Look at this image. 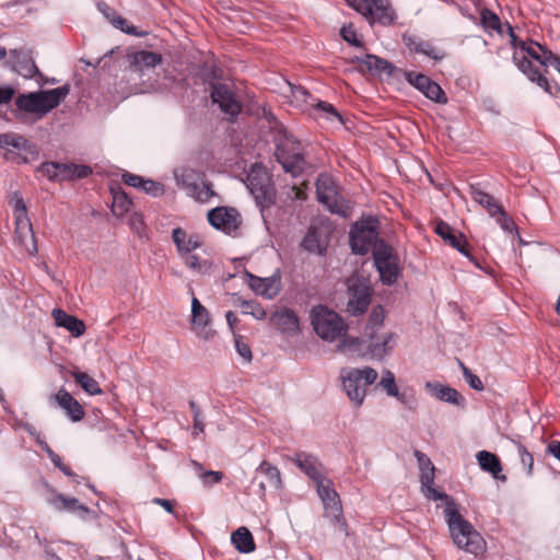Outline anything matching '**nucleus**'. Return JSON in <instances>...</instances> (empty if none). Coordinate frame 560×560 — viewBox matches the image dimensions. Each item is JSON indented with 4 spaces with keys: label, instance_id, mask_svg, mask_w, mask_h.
<instances>
[{
    "label": "nucleus",
    "instance_id": "obj_48",
    "mask_svg": "<svg viewBox=\"0 0 560 560\" xmlns=\"http://www.w3.org/2000/svg\"><path fill=\"white\" fill-rule=\"evenodd\" d=\"M481 23L485 30L501 33V22L499 16L488 9H483L481 11Z\"/></svg>",
    "mask_w": 560,
    "mask_h": 560
},
{
    "label": "nucleus",
    "instance_id": "obj_24",
    "mask_svg": "<svg viewBox=\"0 0 560 560\" xmlns=\"http://www.w3.org/2000/svg\"><path fill=\"white\" fill-rule=\"evenodd\" d=\"M162 56L154 51L141 50L132 56L131 71L139 77L145 75L152 71L156 66L161 65Z\"/></svg>",
    "mask_w": 560,
    "mask_h": 560
},
{
    "label": "nucleus",
    "instance_id": "obj_10",
    "mask_svg": "<svg viewBox=\"0 0 560 560\" xmlns=\"http://www.w3.org/2000/svg\"><path fill=\"white\" fill-rule=\"evenodd\" d=\"M350 7L361 13L370 23L378 22L389 25L395 19V12L388 0H346Z\"/></svg>",
    "mask_w": 560,
    "mask_h": 560
},
{
    "label": "nucleus",
    "instance_id": "obj_29",
    "mask_svg": "<svg viewBox=\"0 0 560 560\" xmlns=\"http://www.w3.org/2000/svg\"><path fill=\"white\" fill-rule=\"evenodd\" d=\"M518 48H520V51H518L520 55L526 54L527 56L535 59L542 66H549L553 56L556 55L551 50H549L546 46H542V45H540L538 43H534V42H530V43L521 42L518 44Z\"/></svg>",
    "mask_w": 560,
    "mask_h": 560
},
{
    "label": "nucleus",
    "instance_id": "obj_23",
    "mask_svg": "<svg viewBox=\"0 0 560 560\" xmlns=\"http://www.w3.org/2000/svg\"><path fill=\"white\" fill-rule=\"evenodd\" d=\"M48 504L51 505L58 512H72L79 514L82 518H85L93 511L84 504H81L78 499L66 497L61 493H56L47 500Z\"/></svg>",
    "mask_w": 560,
    "mask_h": 560
},
{
    "label": "nucleus",
    "instance_id": "obj_7",
    "mask_svg": "<svg viewBox=\"0 0 560 560\" xmlns=\"http://www.w3.org/2000/svg\"><path fill=\"white\" fill-rule=\"evenodd\" d=\"M174 177L177 185L186 190L187 195L199 202H208L214 196L209 183H206L202 175L189 167L175 170Z\"/></svg>",
    "mask_w": 560,
    "mask_h": 560
},
{
    "label": "nucleus",
    "instance_id": "obj_58",
    "mask_svg": "<svg viewBox=\"0 0 560 560\" xmlns=\"http://www.w3.org/2000/svg\"><path fill=\"white\" fill-rule=\"evenodd\" d=\"M315 485H316L317 494L320 498V500H323L331 491L335 490L331 487V485H332L331 481L326 479L325 477L319 479L318 481H316Z\"/></svg>",
    "mask_w": 560,
    "mask_h": 560
},
{
    "label": "nucleus",
    "instance_id": "obj_32",
    "mask_svg": "<svg viewBox=\"0 0 560 560\" xmlns=\"http://www.w3.org/2000/svg\"><path fill=\"white\" fill-rule=\"evenodd\" d=\"M477 460L480 468L492 475L493 478L501 481H505L506 477L500 475L502 471V465L499 457L488 451H480L477 453Z\"/></svg>",
    "mask_w": 560,
    "mask_h": 560
},
{
    "label": "nucleus",
    "instance_id": "obj_17",
    "mask_svg": "<svg viewBox=\"0 0 560 560\" xmlns=\"http://www.w3.org/2000/svg\"><path fill=\"white\" fill-rule=\"evenodd\" d=\"M371 302L370 288L359 281H349V301L347 310L358 316L364 313Z\"/></svg>",
    "mask_w": 560,
    "mask_h": 560
},
{
    "label": "nucleus",
    "instance_id": "obj_53",
    "mask_svg": "<svg viewBox=\"0 0 560 560\" xmlns=\"http://www.w3.org/2000/svg\"><path fill=\"white\" fill-rule=\"evenodd\" d=\"M68 168L70 175L69 180L74 178H85L92 173L91 167L86 165L68 164Z\"/></svg>",
    "mask_w": 560,
    "mask_h": 560
},
{
    "label": "nucleus",
    "instance_id": "obj_37",
    "mask_svg": "<svg viewBox=\"0 0 560 560\" xmlns=\"http://www.w3.org/2000/svg\"><path fill=\"white\" fill-rule=\"evenodd\" d=\"M470 195L474 201L487 209L490 217H497L501 211L502 206L488 192L482 191L477 186H470Z\"/></svg>",
    "mask_w": 560,
    "mask_h": 560
},
{
    "label": "nucleus",
    "instance_id": "obj_38",
    "mask_svg": "<svg viewBox=\"0 0 560 560\" xmlns=\"http://www.w3.org/2000/svg\"><path fill=\"white\" fill-rule=\"evenodd\" d=\"M234 547L242 553H249L255 550V542L252 533L246 527L237 528L231 536Z\"/></svg>",
    "mask_w": 560,
    "mask_h": 560
},
{
    "label": "nucleus",
    "instance_id": "obj_64",
    "mask_svg": "<svg viewBox=\"0 0 560 560\" xmlns=\"http://www.w3.org/2000/svg\"><path fill=\"white\" fill-rule=\"evenodd\" d=\"M434 468L423 469L420 475L421 488L433 486L434 483Z\"/></svg>",
    "mask_w": 560,
    "mask_h": 560
},
{
    "label": "nucleus",
    "instance_id": "obj_52",
    "mask_svg": "<svg viewBox=\"0 0 560 560\" xmlns=\"http://www.w3.org/2000/svg\"><path fill=\"white\" fill-rule=\"evenodd\" d=\"M140 189L152 197H159L164 194V186L161 183L152 179L144 178L143 185H141Z\"/></svg>",
    "mask_w": 560,
    "mask_h": 560
},
{
    "label": "nucleus",
    "instance_id": "obj_56",
    "mask_svg": "<svg viewBox=\"0 0 560 560\" xmlns=\"http://www.w3.org/2000/svg\"><path fill=\"white\" fill-rule=\"evenodd\" d=\"M395 70V67L387 60L377 57V61H375L373 74H386L392 75Z\"/></svg>",
    "mask_w": 560,
    "mask_h": 560
},
{
    "label": "nucleus",
    "instance_id": "obj_51",
    "mask_svg": "<svg viewBox=\"0 0 560 560\" xmlns=\"http://www.w3.org/2000/svg\"><path fill=\"white\" fill-rule=\"evenodd\" d=\"M459 366L462 368L464 378L469 384V386L475 390H482L483 383L479 376L474 374L471 370H469L464 363L459 362Z\"/></svg>",
    "mask_w": 560,
    "mask_h": 560
},
{
    "label": "nucleus",
    "instance_id": "obj_43",
    "mask_svg": "<svg viewBox=\"0 0 560 560\" xmlns=\"http://www.w3.org/2000/svg\"><path fill=\"white\" fill-rule=\"evenodd\" d=\"M302 247L313 254L322 255L326 250V246L322 243L319 234L310 230L302 241Z\"/></svg>",
    "mask_w": 560,
    "mask_h": 560
},
{
    "label": "nucleus",
    "instance_id": "obj_45",
    "mask_svg": "<svg viewBox=\"0 0 560 560\" xmlns=\"http://www.w3.org/2000/svg\"><path fill=\"white\" fill-rule=\"evenodd\" d=\"M511 443L515 446L518 454L521 464L526 469L527 476H532L534 468V457L525 445L516 439H510Z\"/></svg>",
    "mask_w": 560,
    "mask_h": 560
},
{
    "label": "nucleus",
    "instance_id": "obj_39",
    "mask_svg": "<svg viewBox=\"0 0 560 560\" xmlns=\"http://www.w3.org/2000/svg\"><path fill=\"white\" fill-rule=\"evenodd\" d=\"M74 381L82 387L84 392L90 395L102 394V388L98 383L85 372L74 371L71 373Z\"/></svg>",
    "mask_w": 560,
    "mask_h": 560
},
{
    "label": "nucleus",
    "instance_id": "obj_4",
    "mask_svg": "<svg viewBox=\"0 0 560 560\" xmlns=\"http://www.w3.org/2000/svg\"><path fill=\"white\" fill-rule=\"evenodd\" d=\"M311 322L316 334L326 341H335L348 330V325L339 314L322 305L312 310Z\"/></svg>",
    "mask_w": 560,
    "mask_h": 560
},
{
    "label": "nucleus",
    "instance_id": "obj_27",
    "mask_svg": "<svg viewBox=\"0 0 560 560\" xmlns=\"http://www.w3.org/2000/svg\"><path fill=\"white\" fill-rule=\"evenodd\" d=\"M56 401L65 410L66 415L73 421L78 422L84 418V409L80 402L66 389H60L56 396Z\"/></svg>",
    "mask_w": 560,
    "mask_h": 560
},
{
    "label": "nucleus",
    "instance_id": "obj_42",
    "mask_svg": "<svg viewBox=\"0 0 560 560\" xmlns=\"http://www.w3.org/2000/svg\"><path fill=\"white\" fill-rule=\"evenodd\" d=\"M113 192V213L117 217L124 215L128 212L132 206L131 200L128 198L127 194L122 190H112Z\"/></svg>",
    "mask_w": 560,
    "mask_h": 560
},
{
    "label": "nucleus",
    "instance_id": "obj_44",
    "mask_svg": "<svg viewBox=\"0 0 560 560\" xmlns=\"http://www.w3.org/2000/svg\"><path fill=\"white\" fill-rule=\"evenodd\" d=\"M394 335L387 334L382 337L381 341L371 342L369 345L370 353L373 358L383 359L393 348L390 345L393 341Z\"/></svg>",
    "mask_w": 560,
    "mask_h": 560
},
{
    "label": "nucleus",
    "instance_id": "obj_33",
    "mask_svg": "<svg viewBox=\"0 0 560 560\" xmlns=\"http://www.w3.org/2000/svg\"><path fill=\"white\" fill-rule=\"evenodd\" d=\"M402 40L406 47L411 51L423 54L434 60L443 58V55H441L440 51L436 50L429 42H424L416 35L405 34Z\"/></svg>",
    "mask_w": 560,
    "mask_h": 560
},
{
    "label": "nucleus",
    "instance_id": "obj_19",
    "mask_svg": "<svg viewBox=\"0 0 560 560\" xmlns=\"http://www.w3.org/2000/svg\"><path fill=\"white\" fill-rule=\"evenodd\" d=\"M435 232L452 247L456 248L459 253L466 256L474 264L478 265L471 254L467 249V241L463 234H456L450 224L440 221L435 226Z\"/></svg>",
    "mask_w": 560,
    "mask_h": 560
},
{
    "label": "nucleus",
    "instance_id": "obj_5",
    "mask_svg": "<svg viewBox=\"0 0 560 560\" xmlns=\"http://www.w3.org/2000/svg\"><path fill=\"white\" fill-rule=\"evenodd\" d=\"M378 222L370 217L368 219L355 222L350 230V245L355 254H366L378 245Z\"/></svg>",
    "mask_w": 560,
    "mask_h": 560
},
{
    "label": "nucleus",
    "instance_id": "obj_14",
    "mask_svg": "<svg viewBox=\"0 0 560 560\" xmlns=\"http://www.w3.org/2000/svg\"><path fill=\"white\" fill-rule=\"evenodd\" d=\"M211 100L218 104L220 109L231 118H236L242 110V104L234 90L224 83H213L211 85Z\"/></svg>",
    "mask_w": 560,
    "mask_h": 560
},
{
    "label": "nucleus",
    "instance_id": "obj_41",
    "mask_svg": "<svg viewBox=\"0 0 560 560\" xmlns=\"http://www.w3.org/2000/svg\"><path fill=\"white\" fill-rule=\"evenodd\" d=\"M339 352L360 357L363 354V341L357 337H346L337 346Z\"/></svg>",
    "mask_w": 560,
    "mask_h": 560
},
{
    "label": "nucleus",
    "instance_id": "obj_18",
    "mask_svg": "<svg viewBox=\"0 0 560 560\" xmlns=\"http://www.w3.org/2000/svg\"><path fill=\"white\" fill-rule=\"evenodd\" d=\"M513 61L517 68L532 81L535 82L548 94H555L548 79L542 75L537 68H535L532 61L525 56L520 55L518 51L514 52Z\"/></svg>",
    "mask_w": 560,
    "mask_h": 560
},
{
    "label": "nucleus",
    "instance_id": "obj_61",
    "mask_svg": "<svg viewBox=\"0 0 560 560\" xmlns=\"http://www.w3.org/2000/svg\"><path fill=\"white\" fill-rule=\"evenodd\" d=\"M130 228L139 235L142 234L144 230L143 217L140 213H133L129 218Z\"/></svg>",
    "mask_w": 560,
    "mask_h": 560
},
{
    "label": "nucleus",
    "instance_id": "obj_1",
    "mask_svg": "<svg viewBox=\"0 0 560 560\" xmlns=\"http://www.w3.org/2000/svg\"><path fill=\"white\" fill-rule=\"evenodd\" d=\"M428 499L445 502L444 518L453 542L462 550L475 556L482 555L486 550V541L474 526L465 520L458 511V508L446 493L439 492L433 486L422 489Z\"/></svg>",
    "mask_w": 560,
    "mask_h": 560
},
{
    "label": "nucleus",
    "instance_id": "obj_15",
    "mask_svg": "<svg viewBox=\"0 0 560 560\" xmlns=\"http://www.w3.org/2000/svg\"><path fill=\"white\" fill-rule=\"evenodd\" d=\"M406 80L429 100L438 104H445L447 102L442 88L427 75L410 71L406 73Z\"/></svg>",
    "mask_w": 560,
    "mask_h": 560
},
{
    "label": "nucleus",
    "instance_id": "obj_34",
    "mask_svg": "<svg viewBox=\"0 0 560 560\" xmlns=\"http://www.w3.org/2000/svg\"><path fill=\"white\" fill-rule=\"evenodd\" d=\"M293 462L298 467L303 470L314 482L324 478L320 471V464L317 458L313 455L305 453L296 454Z\"/></svg>",
    "mask_w": 560,
    "mask_h": 560
},
{
    "label": "nucleus",
    "instance_id": "obj_11",
    "mask_svg": "<svg viewBox=\"0 0 560 560\" xmlns=\"http://www.w3.org/2000/svg\"><path fill=\"white\" fill-rule=\"evenodd\" d=\"M373 258L382 282L388 285L394 283L399 275L398 257L394 249L385 242H381L374 247Z\"/></svg>",
    "mask_w": 560,
    "mask_h": 560
},
{
    "label": "nucleus",
    "instance_id": "obj_26",
    "mask_svg": "<svg viewBox=\"0 0 560 560\" xmlns=\"http://www.w3.org/2000/svg\"><path fill=\"white\" fill-rule=\"evenodd\" d=\"M255 474L256 476L254 480L258 478V475H264L266 478V482L260 481L258 483L259 494L261 497L265 495L267 487L273 489H279L281 487L280 471L276 466H272L270 463L266 460L261 462L260 465L256 468Z\"/></svg>",
    "mask_w": 560,
    "mask_h": 560
},
{
    "label": "nucleus",
    "instance_id": "obj_6",
    "mask_svg": "<svg viewBox=\"0 0 560 560\" xmlns=\"http://www.w3.org/2000/svg\"><path fill=\"white\" fill-rule=\"evenodd\" d=\"M11 205L15 215V233L19 244L31 255L37 253V244L33 232L32 223L26 213V205L23 198L14 192Z\"/></svg>",
    "mask_w": 560,
    "mask_h": 560
},
{
    "label": "nucleus",
    "instance_id": "obj_63",
    "mask_svg": "<svg viewBox=\"0 0 560 560\" xmlns=\"http://www.w3.org/2000/svg\"><path fill=\"white\" fill-rule=\"evenodd\" d=\"M143 180L144 178L139 176V175H136V174H131V173H125L122 174V182L128 185V186H131V187H135V188H141V185H143Z\"/></svg>",
    "mask_w": 560,
    "mask_h": 560
},
{
    "label": "nucleus",
    "instance_id": "obj_59",
    "mask_svg": "<svg viewBox=\"0 0 560 560\" xmlns=\"http://www.w3.org/2000/svg\"><path fill=\"white\" fill-rule=\"evenodd\" d=\"M200 478L206 486H211L213 483L220 482L223 478V475L220 471L207 470L200 472Z\"/></svg>",
    "mask_w": 560,
    "mask_h": 560
},
{
    "label": "nucleus",
    "instance_id": "obj_35",
    "mask_svg": "<svg viewBox=\"0 0 560 560\" xmlns=\"http://www.w3.org/2000/svg\"><path fill=\"white\" fill-rule=\"evenodd\" d=\"M36 172L47 177L51 182L69 180V168L67 163L44 162Z\"/></svg>",
    "mask_w": 560,
    "mask_h": 560
},
{
    "label": "nucleus",
    "instance_id": "obj_9",
    "mask_svg": "<svg viewBox=\"0 0 560 560\" xmlns=\"http://www.w3.org/2000/svg\"><path fill=\"white\" fill-rule=\"evenodd\" d=\"M276 158L284 172L293 176L301 174L306 165L301 143L293 137H284L277 144Z\"/></svg>",
    "mask_w": 560,
    "mask_h": 560
},
{
    "label": "nucleus",
    "instance_id": "obj_3",
    "mask_svg": "<svg viewBox=\"0 0 560 560\" xmlns=\"http://www.w3.org/2000/svg\"><path fill=\"white\" fill-rule=\"evenodd\" d=\"M375 369L365 366L363 369L345 368L340 372L343 389L349 399L357 406H361L366 395V387L377 380Z\"/></svg>",
    "mask_w": 560,
    "mask_h": 560
},
{
    "label": "nucleus",
    "instance_id": "obj_57",
    "mask_svg": "<svg viewBox=\"0 0 560 560\" xmlns=\"http://www.w3.org/2000/svg\"><path fill=\"white\" fill-rule=\"evenodd\" d=\"M497 222L498 224L501 226V229H503L504 231H509V232H512V231H516L517 232V229L514 224V222L512 221V219L505 213V211L503 210V208H501V211L497 213Z\"/></svg>",
    "mask_w": 560,
    "mask_h": 560
},
{
    "label": "nucleus",
    "instance_id": "obj_8",
    "mask_svg": "<svg viewBox=\"0 0 560 560\" xmlns=\"http://www.w3.org/2000/svg\"><path fill=\"white\" fill-rule=\"evenodd\" d=\"M245 184L256 202L268 206L272 202L275 189L267 170L260 164H253L247 173Z\"/></svg>",
    "mask_w": 560,
    "mask_h": 560
},
{
    "label": "nucleus",
    "instance_id": "obj_16",
    "mask_svg": "<svg viewBox=\"0 0 560 560\" xmlns=\"http://www.w3.org/2000/svg\"><path fill=\"white\" fill-rule=\"evenodd\" d=\"M13 60V70L25 79H33L37 77L39 80L44 79V75L38 70L32 49L20 48L11 50Z\"/></svg>",
    "mask_w": 560,
    "mask_h": 560
},
{
    "label": "nucleus",
    "instance_id": "obj_20",
    "mask_svg": "<svg viewBox=\"0 0 560 560\" xmlns=\"http://www.w3.org/2000/svg\"><path fill=\"white\" fill-rule=\"evenodd\" d=\"M248 284L250 289L258 295L266 299H273L281 290V282L279 276H271L267 278H260L249 275Z\"/></svg>",
    "mask_w": 560,
    "mask_h": 560
},
{
    "label": "nucleus",
    "instance_id": "obj_40",
    "mask_svg": "<svg viewBox=\"0 0 560 560\" xmlns=\"http://www.w3.org/2000/svg\"><path fill=\"white\" fill-rule=\"evenodd\" d=\"M0 148H13L16 150L31 151V143L26 138L22 136L14 133H2L0 135Z\"/></svg>",
    "mask_w": 560,
    "mask_h": 560
},
{
    "label": "nucleus",
    "instance_id": "obj_62",
    "mask_svg": "<svg viewBox=\"0 0 560 560\" xmlns=\"http://www.w3.org/2000/svg\"><path fill=\"white\" fill-rule=\"evenodd\" d=\"M235 348L237 353L247 362L252 360V351L247 343L243 342L240 338H235Z\"/></svg>",
    "mask_w": 560,
    "mask_h": 560
},
{
    "label": "nucleus",
    "instance_id": "obj_22",
    "mask_svg": "<svg viewBox=\"0 0 560 560\" xmlns=\"http://www.w3.org/2000/svg\"><path fill=\"white\" fill-rule=\"evenodd\" d=\"M325 516L342 533L347 534V524L342 514V506L336 490L331 491L323 500Z\"/></svg>",
    "mask_w": 560,
    "mask_h": 560
},
{
    "label": "nucleus",
    "instance_id": "obj_30",
    "mask_svg": "<svg viewBox=\"0 0 560 560\" xmlns=\"http://www.w3.org/2000/svg\"><path fill=\"white\" fill-rule=\"evenodd\" d=\"M52 316L56 325L66 328L73 337H80L84 334L85 325L81 319L59 308L52 311Z\"/></svg>",
    "mask_w": 560,
    "mask_h": 560
},
{
    "label": "nucleus",
    "instance_id": "obj_21",
    "mask_svg": "<svg viewBox=\"0 0 560 560\" xmlns=\"http://www.w3.org/2000/svg\"><path fill=\"white\" fill-rule=\"evenodd\" d=\"M325 516L342 533L347 534V524L342 514V506L336 490L331 491L323 500Z\"/></svg>",
    "mask_w": 560,
    "mask_h": 560
},
{
    "label": "nucleus",
    "instance_id": "obj_47",
    "mask_svg": "<svg viewBox=\"0 0 560 560\" xmlns=\"http://www.w3.org/2000/svg\"><path fill=\"white\" fill-rule=\"evenodd\" d=\"M377 386L382 387L388 396H398V388L395 381V375L389 370L383 372L382 378Z\"/></svg>",
    "mask_w": 560,
    "mask_h": 560
},
{
    "label": "nucleus",
    "instance_id": "obj_49",
    "mask_svg": "<svg viewBox=\"0 0 560 560\" xmlns=\"http://www.w3.org/2000/svg\"><path fill=\"white\" fill-rule=\"evenodd\" d=\"M182 258L184 260L185 266L196 272L203 273L208 269V261L200 260L198 256L191 253L182 256Z\"/></svg>",
    "mask_w": 560,
    "mask_h": 560
},
{
    "label": "nucleus",
    "instance_id": "obj_55",
    "mask_svg": "<svg viewBox=\"0 0 560 560\" xmlns=\"http://www.w3.org/2000/svg\"><path fill=\"white\" fill-rule=\"evenodd\" d=\"M340 35L343 38V40H346L350 45H352V46H361V42L358 38L357 32H355V30L353 28L352 25H345V26H342L341 30H340Z\"/></svg>",
    "mask_w": 560,
    "mask_h": 560
},
{
    "label": "nucleus",
    "instance_id": "obj_31",
    "mask_svg": "<svg viewBox=\"0 0 560 560\" xmlns=\"http://www.w3.org/2000/svg\"><path fill=\"white\" fill-rule=\"evenodd\" d=\"M172 238L180 256L189 254L201 246V242L198 236H188L186 231L182 228L173 230Z\"/></svg>",
    "mask_w": 560,
    "mask_h": 560
},
{
    "label": "nucleus",
    "instance_id": "obj_13",
    "mask_svg": "<svg viewBox=\"0 0 560 560\" xmlns=\"http://www.w3.org/2000/svg\"><path fill=\"white\" fill-rule=\"evenodd\" d=\"M209 223L228 235H234L242 223L241 214L235 208L217 207L208 212Z\"/></svg>",
    "mask_w": 560,
    "mask_h": 560
},
{
    "label": "nucleus",
    "instance_id": "obj_60",
    "mask_svg": "<svg viewBox=\"0 0 560 560\" xmlns=\"http://www.w3.org/2000/svg\"><path fill=\"white\" fill-rule=\"evenodd\" d=\"M384 320V313L381 306L374 307L369 316V326L375 328L382 325Z\"/></svg>",
    "mask_w": 560,
    "mask_h": 560
},
{
    "label": "nucleus",
    "instance_id": "obj_25",
    "mask_svg": "<svg viewBox=\"0 0 560 560\" xmlns=\"http://www.w3.org/2000/svg\"><path fill=\"white\" fill-rule=\"evenodd\" d=\"M425 389L431 393L435 398L458 407L465 405V398L453 387L443 385L439 382H427Z\"/></svg>",
    "mask_w": 560,
    "mask_h": 560
},
{
    "label": "nucleus",
    "instance_id": "obj_46",
    "mask_svg": "<svg viewBox=\"0 0 560 560\" xmlns=\"http://www.w3.org/2000/svg\"><path fill=\"white\" fill-rule=\"evenodd\" d=\"M112 25L115 28L120 30L121 32L128 35H133L136 37H144L148 35V32L139 31L135 25L129 24L128 21L120 15L115 16V20H113Z\"/></svg>",
    "mask_w": 560,
    "mask_h": 560
},
{
    "label": "nucleus",
    "instance_id": "obj_54",
    "mask_svg": "<svg viewBox=\"0 0 560 560\" xmlns=\"http://www.w3.org/2000/svg\"><path fill=\"white\" fill-rule=\"evenodd\" d=\"M189 406L194 415V435L197 436L198 434L203 433L205 424L197 404L191 400Z\"/></svg>",
    "mask_w": 560,
    "mask_h": 560
},
{
    "label": "nucleus",
    "instance_id": "obj_2",
    "mask_svg": "<svg viewBox=\"0 0 560 560\" xmlns=\"http://www.w3.org/2000/svg\"><path fill=\"white\" fill-rule=\"evenodd\" d=\"M69 92V84H65L52 90L20 94L15 100V105L20 110L43 117L59 106Z\"/></svg>",
    "mask_w": 560,
    "mask_h": 560
},
{
    "label": "nucleus",
    "instance_id": "obj_12",
    "mask_svg": "<svg viewBox=\"0 0 560 560\" xmlns=\"http://www.w3.org/2000/svg\"><path fill=\"white\" fill-rule=\"evenodd\" d=\"M317 200L331 213H345L335 180L327 174H319L316 180Z\"/></svg>",
    "mask_w": 560,
    "mask_h": 560
},
{
    "label": "nucleus",
    "instance_id": "obj_50",
    "mask_svg": "<svg viewBox=\"0 0 560 560\" xmlns=\"http://www.w3.org/2000/svg\"><path fill=\"white\" fill-rule=\"evenodd\" d=\"M242 312L244 314H249L256 319H265L267 316L266 311L257 303L253 301H243L241 303Z\"/></svg>",
    "mask_w": 560,
    "mask_h": 560
},
{
    "label": "nucleus",
    "instance_id": "obj_36",
    "mask_svg": "<svg viewBox=\"0 0 560 560\" xmlns=\"http://www.w3.org/2000/svg\"><path fill=\"white\" fill-rule=\"evenodd\" d=\"M210 322V315L208 310L200 303L197 298L191 300V325L199 336L207 339L208 334L202 335V330L208 326Z\"/></svg>",
    "mask_w": 560,
    "mask_h": 560
},
{
    "label": "nucleus",
    "instance_id": "obj_28",
    "mask_svg": "<svg viewBox=\"0 0 560 560\" xmlns=\"http://www.w3.org/2000/svg\"><path fill=\"white\" fill-rule=\"evenodd\" d=\"M270 322L283 332H295L299 329V318L294 311L288 307L273 312Z\"/></svg>",
    "mask_w": 560,
    "mask_h": 560
}]
</instances>
